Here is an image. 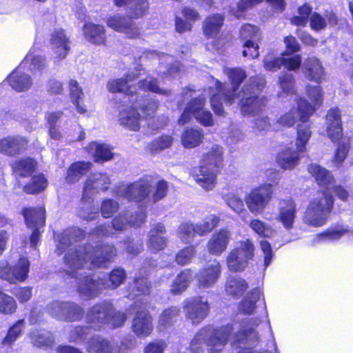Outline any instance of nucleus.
Segmentation results:
<instances>
[{"instance_id":"nucleus-1","label":"nucleus","mask_w":353,"mask_h":353,"mask_svg":"<svg viewBox=\"0 0 353 353\" xmlns=\"http://www.w3.org/2000/svg\"><path fill=\"white\" fill-rule=\"evenodd\" d=\"M117 254L113 245L95 246L90 244L85 246H75L68 249L64 256V263L68 268V272L72 278H77L83 270H92L106 266L107 263Z\"/></svg>"},{"instance_id":"nucleus-2","label":"nucleus","mask_w":353,"mask_h":353,"mask_svg":"<svg viewBox=\"0 0 353 353\" xmlns=\"http://www.w3.org/2000/svg\"><path fill=\"white\" fill-rule=\"evenodd\" d=\"M224 72L230 81L231 87L221 84L218 80L216 81L215 90L210 99L212 109L216 114L219 116H223L225 113L221 103L222 97L228 104L234 103L236 98H239L241 94V91H239V85L247 77L245 72L238 68H225Z\"/></svg>"},{"instance_id":"nucleus-3","label":"nucleus","mask_w":353,"mask_h":353,"mask_svg":"<svg viewBox=\"0 0 353 353\" xmlns=\"http://www.w3.org/2000/svg\"><path fill=\"white\" fill-rule=\"evenodd\" d=\"M265 79L262 77H251L243 85L240 94L239 105L244 116H258L265 110L267 99L259 96L265 86Z\"/></svg>"},{"instance_id":"nucleus-4","label":"nucleus","mask_w":353,"mask_h":353,"mask_svg":"<svg viewBox=\"0 0 353 353\" xmlns=\"http://www.w3.org/2000/svg\"><path fill=\"white\" fill-rule=\"evenodd\" d=\"M333 205L332 194L327 192H320L307 205L303 217V222L314 228L324 225L329 219Z\"/></svg>"},{"instance_id":"nucleus-5","label":"nucleus","mask_w":353,"mask_h":353,"mask_svg":"<svg viewBox=\"0 0 353 353\" xmlns=\"http://www.w3.org/2000/svg\"><path fill=\"white\" fill-rule=\"evenodd\" d=\"M152 177L145 176L130 185H121L115 188L117 196L137 203H141L149 198L153 185Z\"/></svg>"},{"instance_id":"nucleus-6","label":"nucleus","mask_w":353,"mask_h":353,"mask_svg":"<svg viewBox=\"0 0 353 353\" xmlns=\"http://www.w3.org/2000/svg\"><path fill=\"white\" fill-rule=\"evenodd\" d=\"M130 102L132 103L131 107L127 106L120 110L119 123L121 125L130 130L138 131L140 128L141 117L137 108H141L149 115L157 110L158 104L157 102L153 101L148 105H144L140 103L137 98H135V100H130Z\"/></svg>"},{"instance_id":"nucleus-7","label":"nucleus","mask_w":353,"mask_h":353,"mask_svg":"<svg viewBox=\"0 0 353 353\" xmlns=\"http://www.w3.org/2000/svg\"><path fill=\"white\" fill-rule=\"evenodd\" d=\"M205 332V346L208 353H221L227 344L234 328L230 324L214 329L210 326L203 327Z\"/></svg>"},{"instance_id":"nucleus-8","label":"nucleus","mask_w":353,"mask_h":353,"mask_svg":"<svg viewBox=\"0 0 353 353\" xmlns=\"http://www.w3.org/2000/svg\"><path fill=\"white\" fill-rule=\"evenodd\" d=\"M48 312L54 318L66 321H79L84 315L83 307L70 301L52 302L48 305Z\"/></svg>"},{"instance_id":"nucleus-9","label":"nucleus","mask_w":353,"mask_h":353,"mask_svg":"<svg viewBox=\"0 0 353 353\" xmlns=\"http://www.w3.org/2000/svg\"><path fill=\"white\" fill-rule=\"evenodd\" d=\"M77 281V291L79 296L86 300L97 297L105 288L102 278L89 276L85 272H81L74 278Z\"/></svg>"},{"instance_id":"nucleus-10","label":"nucleus","mask_w":353,"mask_h":353,"mask_svg":"<svg viewBox=\"0 0 353 353\" xmlns=\"http://www.w3.org/2000/svg\"><path fill=\"white\" fill-rule=\"evenodd\" d=\"M254 248L250 240L242 241L238 248L232 250L227 257V265L232 271L243 270L249 259L254 256Z\"/></svg>"},{"instance_id":"nucleus-11","label":"nucleus","mask_w":353,"mask_h":353,"mask_svg":"<svg viewBox=\"0 0 353 353\" xmlns=\"http://www.w3.org/2000/svg\"><path fill=\"white\" fill-rule=\"evenodd\" d=\"M272 194V185L266 184L253 189L245 198L249 210L254 215L262 213Z\"/></svg>"},{"instance_id":"nucleus-12","label":"nucleus","mask_w":353,"mask_h":353,"mask_svg":"<svg viewBox=\"0 0 353 353\" xmlns=\"http://www.w3.org/2000/svg\"><path fill=\"white\" fill-rule=\"evenodd\" d=\"M132 309L137 310L132 322V331L139 338H145L151 334L153 330L152 317L148 310L141 309L139 303L134 302Z\"/></svg>"},{"instance_id":"nucleus-13","label":"nucleus","mask_w":353,"mask_h":353,"mask_svg":"<svg viewBox=\"0 0 353 353\" xmlns=\"http://www.w3.org/2000/svg\"><path fill=\"white\" fill-rule=\"evenodd\" d=\"M240 37L244 41L243 56L252 59L257 58L259 55V43L261 40V34L259 28L250 24L242 26L240 30Z\"/></svg>"},{"instance_id":"nucleus-14","label":"nucleus","mask_w":353,"mask_h":353,"mask_svg":"<svg viewBox=\"0 0 353 353\" xmlns=\"http://www.w3.org/2000/svg\"><path fill=\"white\" fill-rule=\"evenodd\" d=\"M312 107L305 99H301L297 102V107L292 108L288 112L281 116L277 123L285 127H291L298 121L307 122L309 117L314 112Z\"/></svg>"},{"instance_id":"nucleus-15","label":"nucleus","mask_w":353,"mask_h":353,"mask_svg":"<svg viewBox=\"0 0 353 353\" xmlns=\"http://www.w3.org/2000/svg\"><path fill=\"white\" fill-rule=\"evenodd\" d=\"M183 308L186 318L195 325L203 321L210 310L208 301L200 296L184 301Z\"/></svg>"},{"instance_id":"nucleus-16","label":"nucleus","mask_w":353,"mask_h":353,"mask_svg":"<svg viewBox=\"0 0 353 353\" xmlns=\"http://www.w3.org/2000/svg\"><path fill=\"white\" fill-rule=\"evenodd\" d=\"M107 26L112 30L123 33L127 37L136 39L140 35V28L128 15L116 14L107 19Z\"/></svg>"},{"instance_id":"nucleus-17","label":"nucleus","mask_w":353,"mask_h":353,"mask_svg":"<svg viewBox=\"0 0 353 353\" xmlns=\"http://www.w3.org/2000/svg\"><path fill=\"white\" fill-rule=\"evenodd\" d=\"M30 263L26 258H21L14 267L8 265L6 261L0 262V277L10 283L23 281L29 272Z\"/></svg>"},{"instance_id":"nucleus-18","label":"nucleus","mask_w":353,"mask_h":353,"mask_svg":"<svg viewBox=\"0 0 353 353\" xmlns=\"http://www.w3.org/2000/svg\"><path fill=\"white\" fill-rule=\"evenodd\" d=\"M113 312V305L110 302H101L90 307L86 314L87 322L94 329H100L107 325L111 313Z\"/></svg>"},{"instance_id":"nucleus-19","label":"nucleus","mask_w":353,"mask_h":353,"mask_svg":"<svg viewBox=\"0 0 353 353\" xmlns=\"http://www.w3.org/2000/svg\"><path fill=\"white\" fill-rule=\"evenodd\" d=\"M111 183L110 176L102 172L90 174L85 181L83 192V199L92 198L100 192L106 191Z\"/></svg>"},{"instance_id":"nucleus-20","label":"nucleus","mask_w":353,"mask_h":353,"mask_svg":"<svg viewBox=\"0 0 353 353\" xmlns=\"http://www.w3.org/2000/svg\"><path fill=\"white\" fill-rule=\"evenodd\" d=\"M221 274L220 263L214 260L211 263L203 267L196 273L195 279L200 289H207L213 287L218 281Z\"/></svg>"},{"instance_id":"nucleus-21","label":"nucleus","mask_w":353,"mask_h":353,"mask_svg":"<svg viewBox=\"0 0 353 353\" xmlns=\"http://www.w3.org/2000/svg\"><path fill=\"white\" fill-rule=\"evenodd\" d=\"M70 41L63 29L55 30L51 34L50 46L56 54L54 61L60 62L64 59L70 50Z\"/></svg>"},{"instance_id":"nucleus-22","label":"nucleus","mask_w":353,"mask_h":353,"mask_svg":"<svg viewBox=\"0 0 353 353\" xmlns=\"http://www.w3.org/2000/svg\"><path fill=\"white\" fill-rule=\"evenodd\" d=\"M259 323L260 321L258 319L243 321L240 331L232 338V341H231L232 345L254 344L258 339V335L252 326H256Z\"/></svg>"},{"instance_id":"nucleus-23","label":"nucleus","mask_w":353,"mask_h":353,"mask_svg":"<svg viewBox=\"0 0 353 353\" xmlns=\"http://www.w3.org/2000/svg\"><path fill=\"white\" fill-rule=\"evenodd\" d=\"M138 77L137 74L134 72L126 74L125 78L112 79L108 82L107 88L109 92H121L124 94V99L128 98V101L134 99L135 88L129 85V83Z\"/></svg>"},{"instance_id":"nucleus-24","label":"nucleus","mask_w":353,"mask_h":353,"mask_svg":"<svg viewBox=\"0 0 353 353\" xmlns=\"http://www.w3.org/2000/svg\"><path fill=\"white\" fill-rule=\"evenodd\" d=\"M217 172L213 168L200 165L195 168L192 177L196 183L206 191L212 190L216 184Z\"/></svg>"},{"instance_id":"nucleus-25","label":"nucleus","mask_w":353,"mask_h":353,"mask_svg":"<svg viewBox=\"0 0 353 353\" xmlns=\"http://www.w3.org/2000/svg\"><path fill=\"white\" fill-rule=\"evenodd\" d=\"M230 238L231 232L228 230H220L209 239L207 244L208 252L212 255H221L226 250Z\"/></svg>"},{"instance_id":"nucleus-26","label":"nucleus","mask_w":353,"mask_h":353,"mask_svg":"<svg viewBox=\"0 0 353 353\" xmlns=\"http://www.w3.org/2000/svg\"><path fill=\"white\" fill-rule=\"evenodd\" d=\"M301 63V57L296 55L292 57L286 58L283 57L272 58L266 57L263 60L264 67L267 70H276L279 69L281 65L285 66L290 70L298 69Z\"/></svg>"},{"instance_id":"nucleus-27","label":"nucleus","mask_w":353,"mask_h":353,"mask_svg":"<svg viewBox=\"0 0 353 353\" xmlns=\"http://www.w3.org/2000/svg\"><path fill=\"white\" fill-rule=\"evenodd\" d=\"M326 125L327 135L332 141H336L342 137L341 112L338 108H332L328 111Z\"/></svg>"},{"instance_id":"nucleus-28","label":"nucleus","mask_w":353,"mask_h":353,"mask_svg":"<svg viewBox=\"0 0 353 353\" xmlns=\"http://www.w3.org/2000/svg\"><path fill=\"white\" fill-rule=\"evenodd\" d=\"M146 214L141 210L134 217L128 212L119 214L112 222V228L116 230H125L130 226L140 225L145 221Z\"/></svg>"},{"instance_id":"nucleus-29","label":"nucleus","mask_w":353,"mask_h":353,"mask_svg":"<svg viewBox=\"0 0 353 353\" xmlns=\"http://www.w3.org/2000/svg\"><path fill=\"white\" fill-rule=\"evenodd\" d=\"M296 214V205L292 200H283L279 204V210L276 219L282 223L287 230L293 228Z\"/></svg>"},{"instance_id":"nucleus-30","label":"nucleus","mask_w":353,"mask_h":353,"mask_svg":"<svg viewBox=\"0 0 353 353\" xmlns=\"http://www.w3.org/2000/svg\"><path fill=\"white\" fill-rule=\"evenodd\" d=\"M166 230L162 223H157L149 232V239L147 241L148 248L150 251L157 252L165 248L167 239L163 234Z\"/></svg>"},{"instance_id":"nucleus-31","label":"nucleus","mask_w":353,"mask_h":353,"mask_svg":"<svg viewBox=\"0 0 353 353\" xmlns=\"http://www.w3.org/2000/svg\"><path fill=\"white\" fill-rule=\"evenodd\" d=\"M27 140L21 137H8L0 140V152L8 156H14L23 150Z\"/></svg>"},{"instance_id":"nucleus-32","label":"nucleus","mask_w":353,"mask_h":353,"mask_svg":"<svg viewBox=\"0 0 353 353\" xmlns=\"http://www.w3.org/2000/svg\"><path fill=\"white\" fill-rule=\"evenodd\" d=\"M307 170L315 178L316 181L319 185L325 188L323 192H327L331 194L330 189L334 181L332 173L325 168L315 163H311L308 166Z\"/></svg>"},{"instance_id":"nucleus-33","label":"nucleus","mask_w":353,"mask_h":353,"mask_svg":"<svg viewBox=\"0 0 353 353\" xmlns=\"http://www.w3.org/2000/svg\"><path fill=\"white\" fill-rule=\"evenodd\" d=\"M337 23V17L333 12L326 11L323 15L316 12H312L310 17V26L315 31H320L325 29L327 24L331 26H334Z\"/></svg>"},{"instance_id":"nucleus-34","label":"nucleus","mask_w":353,"mask_h":353,"mask_svg":"<svg viewBox=\"0 0 353 353\" xmlns=\"http://www.w3.org/2000/svg\"><path fill=\"white\" fill-rule=\"evenodd\" d=\"M10 85L17 92H26L32 85L31 77L21 71V67L12 72L8 77Z\"/></svg>"},{"instance_id":"nucleus-35","label":"nucleus","mask_w":353,"mask_h":353,"mask_svg":"<svg viewBox=\"0 0 353 353\" xmlns=\"http://www.w3.org/2000/svg\"><path fill=\"white\" fill-rule=\"evenodd\" d=\"M303 71L307 79L316 83L321 81L324 74V70L321 62L315 57L308 58L305 61Z\"/></svg>"},{"instance_id":"nucleus-36","label":"nucleus","mask_w":353,"mask_h":353,"mask_svg":"<svg viewBox=\"0 0 353 353\" xmlns=\"http://www.w3.org/2000/svg\"><path fill=\"white\" fill-rule=\"evenodd\" d=\"M92 163L85 161L73 163L68 168L65 177V182L72 184L78 182L91 169Z\"/></svg>"},{"instance_id":"nucleus-37","label":"nucleus","mask_w":353,"mask_h":353,"mask_svg":"<svg viewBox=\"0 0 353 353\" xmlns=\"http://www.w3.org/2000/svg\"><path fill=\"white\" fill-rule=\"evenodd\" d=\"M297 148L292 149L287 148L279 152L277 155V163L279 166L284 170H291L296 167L300 159L299 153Z\"/></svg>"},{"instance_id":"nucleus-38","label":"nucleus","mask_w":353,"mask_h":353,"mask_svg":"<svg viewBox=\"0 0 353 353\" xmlns=\"http://www.w3.org/2000/svg\"><path fill=\"white\" fill-rule=\"evenodd\" d=\"M223 149L218 145H213L203 154L201 159V165L213 168L216 171L222 165L223 160Z\"/></svg>"},{"instance_id":"nucleus-39","label":"nucleus","mask_w":353,"mask_h":353,"mask_svg":"<svg viewBox=\"0 0 353 353\" xmlns=\"http://www.w3.org/2000/svg\"><path fill=\"white\" fill-rule=\"evenodd\" d=\"M23 214L26 225L30 228H41L45 224V209L43 207L26 208Z\"/></svg>"},{"instance_id":"nucleus-40","label":"nucleus","mask_w":353,"mask_h":353,"mask_svg":"<svg viewBox=\"0 0 353 353\" xmlns=\"http://www.w3.org/2000/svg\"><path fill=\"white\" fill-rule=\"evenodd\" d=\"M180 314V308L172 306L165 309L160 314L157 323V329L164 332L172 327L176 322Z\"/></svg>"},{"instance_id":"nucleus-41","label":"nucleus","mask_w":353,"mask_h":353,"mask_svg":"<svg viewBox=\"0 0 353 353\" xmlns=\"http://www.w3.org/2000/svg\"><path fill=\"white\" fill-rule=\"evenodd\" d=\"M84 232L79 228L68 229L61 234L59 236V244L57 245L58 254L70 246L73 241H77L83 238Z\"/></svg>"},{"instance_id":"nucleus-42","label":"nucleus","mask_w":353,"mask_h":353,"mask_svg":"<svg viewBox=\"0 0 353 353\" xmlns=\"http://www.w3.org/2000/svg\"><path fill=\"white\" fill-rule=\"evenodd\" d=\"M224 22V17L220 14L208 16L203 21V33L208 38H214L219 33Z\"/></svg>"},{"instance_id":"nucleus-43","label":"nucleus","mask_w":353,"mask_h":353,"mask_svg":"<svg viewBox=\"0 0 353 353\" xmlns=\"http://www.w3.org/2000/svg\"><path fill=\"white\" fill-rule=\"evenodd\" d=\"M85 150L94 157L97 162L103 163L110 160L113 157L111 149L106 144L92 142L85 148Z\"/></svg>"},{"instance_id":"nucleus-44","label":"nucleus","mask_w":353,"mask_h":353,"mask_svg":"<svg viewBox=\"0 0 353 353\" xmlns=\"http://www.w3.org/2000/svg\"><path fill=\"white\" fill-rule=\"evenodd\" d=\"M88 353H114L115 349L110 341L99 336L92 337L87 344Z\"/></svg>"},{"instance_id":"nucleus-45","label":"nucleus","mask_w":353,"mask_h":353,"mask_svg":"<svg viewBox=\"0 0 353 353\" xmlns=\"http://www.w3.org/2000/svg\"><path fill=\"white\" fill-rule=\"evenodd\" d=\"M192 280V272L190 269H185L176 275L170 286V292L174 294H180L189 286Z\"/></svg>"},{"instance_id":"nucleus-46","label":"nucleus","mask_w":353,"mask_h":353,"mask_svg":"<svg viewBox=\"0 0 353 353\" xmlns=\"http://www.w3.org/2000/svg\"><path fill=\"white\" fill-rule=\"evenodd\" d=\"M83 32L86 39L94 44H102L105 41V30L103 26L85 23Z\"/></svg>"},{"instance_id":"nucleus-47","label":"nucleus","mask_w":353,"mask_h":353,"mask_svg":"<svg viewBox=\"0 0 353 353\" xmlns=\"http://www.w3.org/2000/svg\"><path fill=\"white\" fill-rule=\"evenodd\" d=\"M150 289L151 285L146 277L143 276H135L132 283L129 284L128 296L134 298L141 295L149 294Z\"/></svg>"},{"instance_id":"nucleus-48","label":"nucleus","mask_w":353,"mask_h":353,"mask_svg":"<svg viewBox=\"0 0 353 353\" xmlns=\"http://www.w3.org/2000/svg\"><path fill=\"white\" fill-rule=\"evenodd\" d=\"M203 139V134L201 130L188 128L185 130L181 136L182 145L185 148H194L198 146Z\"/></svg>"},{"instance_id":"nucleus-49","label":"nucleus","mask_w":353,"mask_h":353,"mask_svg":"<svg viewBox=\"0 0 353 353\" xmlns=\"http://www.w3.org/2000/svg\"><path fill=\"white\" fill-rule=\"evenodd\" d=\"M102 281L105 289L114 290L118 288L126 279V274L123 269H114L109 274L103 275Z\"/></svg>"},{"instance_id":"nucleus-50","label":"nucleus","mask_w":353,"mask_h":353,"mask_svg":"<svg viewBox=\"0 0 353 353\" xmlns=\"http://www.w3.org/2000/svg\"><path fill=\"white\" fill-rule=\"evenodd\" d=\"M248 288L247 282L242 278L229 276L225 283V290L233 296H241Z\"/></svg>"},{"instance_id":"nucleus-51","label":"nucleus","mask_w":353,"mask_h":353,"mask_svg":"<svg viewBox=\"0 0 353 353\" xmlns=\"http://www.w3.org/2000/svg\"><path fill=\"white\" fill-rule=\"evenodd\" d=\"M78 215L86 221H92L96 218L98 214V208L93 207L92 198L83 199V194L77 211Z\"/></svg>"},{"instance_id":"nucleus-52","label":"nucleus","mask_w":353,"mask_h":353,"mask_svg":"<svg viewBox=\"0 0 353 353\" xmlns=\"http://www.w3.org/2000/svg\"><path fill=\"white\" fill-rule=\"evenodd\" d=\"M37 163L32 158H26L15 161L12 164L14 172L21 176H28L34 171Z\"/></svg>"},{"instance_id":"nucleus-53","label":"nucleus","mask_w":353,"mask_h":353,"mask_svg":"<svg viewBox=\"0 0 353 353\" xmlns=\"http://www.w3.org/2000/svg\"><path fill=\"white\" fill-rule=\"evenodd\" d=\"M261 296V290L255 288L250 292L239 305V311L245 314H250L256 307V303Z\"/></svg>"},{"instance_id":"nucleus-54","label":"nucleus","mask_w":353,"mask_h":353,"mask_svg":"<svg viewBox=\"0 0 353 353\" xmlns=\"http://www.w3.org/2000/svg\"><path fill=\"white\" fill-rule=\"evenodd\" d=\"M128 17L132 19H138L144 16L149 9L148 0H132L127 5Z\"/></svg>"},{"instance_id":"nucleus-55","label":"nucleus","mask_w":353,"mask_h":353,"mask_svg":"<svg viewBox=\"0 0 353 353\" xmlns=\"http://www.w3.org/2000/svg\"><path fill=\"white\" fill-rule=\"evenodd\" d=\"M159 61H161V65L165 64L166 66H168L166 71H162L161 69L159 70L163 79L169 77L174 78L181 70L180 63L178 61H174L172 56L168 54L163 55L159 58Z\"/></svg>"},{"instance_id":"nucleus-56","label":"nucleus","mask_w":353,"mask_h":353,"mask_svg":"<svg viewBox=\"0 0 353 353\" xmlns=\"http://www.w3.org/2000/svg\"><path fill=\"white\" fill-rule=\"evenodd\" d=\"M312 136L310 126L304 122L297 126V137L296 147L299 152H304L305 146Z\"/></svg>"},{"instance_id":"nucleus-57","label":"nucleus","mask_w":353,"mask_h":353,"mask_svg":"<svg viewBox=\"0 0 353 353\" xmlns=\"http://www.w3.org/2000/svg\"><path fill=\"white\" fill-rule=\"evenodd\" d=\"M25 327L24 320H19L8 330L6 336L3 339L1 345L3 346H11L17 339L22 334Z\"/></svg>"},{"instance_id":"nucleus-58","label":"nucleus","mask_w":353,"mask_h":353,"mask_svg":"<svg viewBox=\"0 0 353 353\" xmlns=\"http://www.w3.org/2000/svg\"><path fill=\"white\" fill-rule=\"evenodd\" d=\"M350 234H353V231H351L347 228H345L342 226H337L334 228L327 230L323 233L319 234L316 236L315 240L318 242L323 240L334 241L339 239L344 235Z\"/></svg>"},{"instance_id":"nucleus-59","label":"nucleus","mask_w":353,"mask_h":353,"mask_svg":"<svg viewBox=\"0 0 353 353\" xmlns=\"http://www.w3.org/2000/svg\"><path fill=\"white\" fill-rule=\"evenodd\" d=\"M220 221L219 216L210 214L196 223L197 234L204 236L216 227Z\"/></svg>"},{"instance_id":"nucleus-60","label":"nucleus","mask_w":353,"mask_h":353,"mask_svg":"<svg viewBox=\"0 0 353 353\" xmlns=\"http://www.w3.org/2000/svg\"><path fill=\"white\" fill-rule=\"evenodd\" d=\"M197 234L196 224L190 222L181 223L179 227L178 235L185 243H192Z\"/></svg>"},{"instance_id":"nucleus-61","label":"nucleus","mask_w":353,"mask_h":353,"mask_svg":"<svg viewBox=\"0 0 353 353\" xmlns=\"http://www.w3.org/2000/svg\"><path fill=\"white\" fill-rule=\"evenodd\" d=\"M32 344L39 347H49L53 343L52 334L47 330L34 332L30 334Z\"/></svg>"},{"instance_id":"nucleus-62","label":"nucleus","mask_w":353,"mask_h":353,"mask_svg":"<svg viewBox=\"0 0 353 353\" xmlns=\"http://www.w3.org/2000/svg\"><path fill=\"white\" fill-rule=\"evenodd\" d=\"M173 143V138L170 135H163L156 138L148 146V150L153 154L159 153L169 148Z\"/></svg>"},{"instance_id":"nucleus-63","label":"nucleus","mask_w":353,"mask_h":353,"mask_svg":"<svg viewBox=\"0 0 353 353\" xmlns=\"http://www.w3.org/2000/svg\"><path fill=\"white\" fill-rule=\"evenodd\" d=\"M47 185L44 176L38 174L33 176L30 181L23 187V190L28 194H36L43 190Z\"/></svg>"},{"instance_id":"nucleus-64","label":"nucleus","mask_w":353,"mask_h":353,"mask_svg":"<svg viewBox=\"0 0 353 353\" xmlns=\"http://www.w3.org/2000/svg\"><path fill=\"white\" fill-rule=\"evenodd\" d=\"M70 95L72 103L76 106L79 113H84L85 109L80 105L79 100L83 97L82 89L79 87L77 81L71 79L69 81Z\"/></svg>"}]
</instances>
